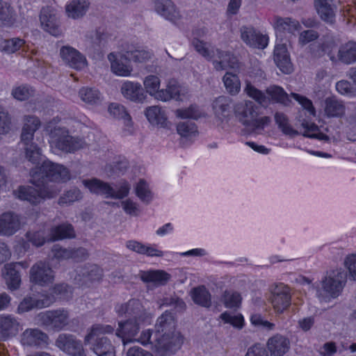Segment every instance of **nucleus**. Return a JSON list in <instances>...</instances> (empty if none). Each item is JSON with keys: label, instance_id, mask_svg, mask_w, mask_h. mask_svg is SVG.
Here are the masks:
<instances>
[{"label": "nucleus", "instance_id": "0e129e2a", "mask_svg": "<svg viewBox=\"0 0 356 356\" xmlns=\"http://www.w3.org/2000/svg\"><path fill=\"white\" fill-rule=\"evenodd\" d=\"M336 90L342 95L353 97L356 95V89L346 80H341L336 83Z\"/></svg>", "mask_w": 356, "mask_h": 356}, {"label": "nucleus", "instance_id": "f704fd0d", "mask_svg": "<svg viewBox=\"0 0 356 356\" xmlns=\"http://www.w3.org/2000/svg\"><path fill=\"white\" fill-rule=\"evenodd\" d=\"M323 111L327 118H340L345 114L346 106L342 101L329 97L325 100Z\"/></svg>", "mask_w": 356, "mask_h": 356}, {"label": "nucleus", "instance_id": "4d7b16f0", "mask_svg": "<svg viewBox=\"0 0 356 356\" xmlns=\"http://www.w3.org/2000/svg\"><path fill=\"white\" fill-rule=\"evenodd\" d=\"M120 207L126 214L131 216H138L141 212L139 204L131 198L122 200Z\"/></svg>", "mask_w": 356, "mask_h": 356}, {"label": "nucleus", "instance_id": "1a4fd4ad", "mask_svg": "<svg viewBox=\"0 0 356 356\" xmlns=\"http://www.w3.org/2000/svg\"><path fill=\"white\" fill-rule=\"evenodd\" d=\"M40 120L34 115H26L21 134V141L24 145L26 159L33 164H39L42 161V150L33 142L34 134L40 127Z\"/></svg>", "mask_w": 356, "mask_h": 356}, {"label": "nucleus", "instance_id": "c03bdc74", "mask_svg": "<svg viewBox=\"0 0 356 356\" xmlns=\"http://www.w3.org/2000/svg\"><path fill=\"white\" fill-rule=\"evenodd\" d=\"M220 300L226 308L236 309L241 306L242 298L236 291L226 290L222 293Z\"/></svg>", "mask_w": 356, "mask_h": 356}, {"label": "nucleus", "instance_id": "3c124183", "mask_svg": "<svg viewBox=\"0 0 356 356\" xmlns=\"http://www.w3.org/2000/svg\"><path fill=\"white\" fill-rule=\"evenodd\" d=\"M130 190L131 184L127 181H120L115 188L111 185L109 198L122 200L129 195Z\"/></svg>", "mask_w": 356, "mask_h": 356}, {"label": "nucleus", "instance_id": "aec40b11", "mask_svg": "<svg viewBox=\"0 0 356 356\" xmlns=\"http://www.w3.org/2000/svg\"><path fill=\"white\" fill-rule=\"evenodd\" d=\"M147 121L154 127L170 130L172 122L168 120L165 111L159 106H147L144 111Z\"/></svg>", "mask_w": 356, "mask_h": 356}, {"label": "nucleus", "instance_id": "a18cd8bd", "mask_svg": "<svg viewBox=\"0 0 356 356\" xmlns=\"http://www.w3.org/2000/svg\"><path fill=\"white\" fill-rule=\"evenodd\" d=\"M74 236V231L72 225L63 224L51 229L49 235V240L73 238Z\"/></svg>", "mask_w": 356, "mask_h": 356}, {"label": "nucleus", "instance_id": "6e6552de", "mask_svg": "<svg viewBox=\"0 0 356 356\" xmlns=\"http://www.w3.org/2000/svg\"><path fill=\"white\" fill-rule=\"evenodd\" d=\"M113 330V327L110 325H93L85 337V344L90 345V349L97 356H115V347L110 340L104 336L112 333Z\"/></svg>", "mask_w": 356, "mask_h": 356}, {"label": "nucleus", "instance_id": "e433bc0d", "mask_svg": "<svg viewBox=\"0 0 356 356\" xmlns=\"http://www.w3.org/2000/svg\"><path fill=\"white\" fill-rule=\"evenodd\" d=\"M78 95L83 103L90 106L99 105L103 99L102 94L95 88L83 87L79 89Z\"/></svg>", "mask_w": 356, "mask_h": 356}, {"label": "nucleus", "instance_id": "ea45409f", "mask_svg": "<svg viewBox=\"0 0 356 356\" xmlns=\"http://www.w3.org/2000/svg\"><path fill=\"white\" fill-rule=\"evenodd\" d=\"M176 130L180 138L185 141H193L199 134L196 124L191 122H178Z\"/></svg>", "mask_w": 356, "mask_h": 356}, {"label": "nucleus", "instance_id": "c85d7f7f", "mask_svg": "<svg viewBox=\"0 0 356 356\" xmlns=\"http://www.w3.org/2000/svg\"><path fill=\"white\" fill-rule=\"evenodd\" d=\"M139 277L143 282L154 286L165 285L171 278V275L163 270H142Z\"/></svg>", "mask_w": 356, "mask_h": 356}, {"label": "nucleus", "instance_id": "0eeeda50", "mask_svg": "<svg viewBox=\"0 0 356 356\" xmlns=\"http://www.w3.org/2000/svg\"><path fill=\"white\" fill-rule=\"evenodd\" d=\"M234 112L241 123L257 134H261L271 122L270 117H259L258 107L250 100L236 104Z\"/></svg>", "mask_w": 356, "mask_h": 356}, {"label": "nucleus", "instance_id": "f8f14e48", "mask_svg": "<svg viewBox=\"0 0 356 356\" xmlns=\"http://www.w3.org/2000/svg\"><path fill=\"white\" fill-rule=\"evenodd\" d=\"M111 71L115 76L130 77L134 72L133 65L127 51L111 52L107 56Z\"/></svg>", "mask_w": 356, "mask_h": 356}, {"label": "nucleus", "instance_id": "b1692460", "mask_svg": "<svg viewBox=\"0 0 356 356\" xmlns=\"http://www.w3.org/2000/svg\"><path fill=\"white\" fill-rule=\"evenodd\" d=\"M241 38L247 45L254 48L264 49L268 44V36L252 27H243L241 29Z\"/></svg>", "mask_w": 356, "mask_h": 356}, {"label": "nucleus", "instance_id": "2f4dec72", "mask_svg": "<svg viewBox=\"0 0 356 356\" xmlns=\"http://www.w3.org/2000/svg\"><path fill=\"white\" fill-rule=\"evenodd\" d=\"M232 101L225 96L217 97L213 102V110L216 118L220 122L227 120L231 116Z\"/></svg>", "mask_w": 356, "mask_h": 356}, {"label": "nucleus", "instance_id": "2eb2a0df", "mask_svg": "<svg viewBox=\"0 0 356 356\" xmlns=\"http://www.w3.org/2000/svg\"><path fill=\"white\" fill-rule=\"evenodd\" d=\"M40 22L42 29L51 35H60V21L57 10L51 6H47L41 10Z\"/></svg>", "mask_w": 356, "mask_h": 356}, {"label": "nucleus", "instance_id": "de8ad7c7", "mask_svg": "<svg viewBox=\"0 0 356 356\" xmlns=\"http://www.w3.org/2000/svg\"><path fill=\"white\" fill-rule=\"evenodd\" d=\"M109 113L115 118L121 119L123 120L124 124L130 128L132 125V122L130 115L127 113L124 106L117 103H112L108 107Z\"/></svg>", "mask_w": 356, "mask_h": 356}, {"label": "nucleus", "instance_id": "473e14b6", "mask_svg": "<svg viewBox=\"0 0 356 356\" xmlns=\"http://www.w3.org/2000/svg\"><path fill=\"white\" fill-rule=\"evenodd\" d=\"M81 182L83 186L91 193L109 198L111 184L108 183L97 178L85 179Z\"/></svg>", "mask_w": 356, "mask_h": 356}, {"label": "nucleus", "instance_id": "79ce46f5", "mask_svg": "<svg viewBox=\"0 0 356 356\" xmlns=\"http://www.w3.org/2000/svg\"><path fill=\"white\" fill-rule=\"evenodd\" d=\"M26 42L19 38H13L3 40L0 42V51L3 53L10 54L22 49L25 50Z\"/></svg>", "mask_w": 356, "mask_h": 356}, {"label": "nucleus", "instance_id": "9d476101", "mask_svg": "<svg viewBox=\"0 0 356 356\" xmlns=\"http://www.w3.org/2000/svg\"><path fill=\"white\" fill-rule=\"evenodd\" d=\"M346 282V275L342 268L330 270L318 286L316 294L321 300L328 302L341 294Z\"/></svg>", "mask_w": 356, "mask_h": 356}, {"label": "nucleus", "instance_id": "cd10ccee", "mask_svg": "<svg viewBox=\"0 0 356 356\" xmlns=\"http://www.w3.org/2000/svg\"><path fill=\"white\" fill-rule=\"evenodd\" d=\"M17 265L22 266L25 268L28 266V264H24L23 262H19L17 264H8L4 266L2 270V276L5 280L8 289L10 291H15L19 289L22 282L21 275L16 270Z\"/></svg>", "mask_w": 356, "mask_h": 356}, {"label": "nucleus", "instance_id": "20e7f679", "mask_svg": "<svg viewBox=\"0 0 356 356\" xmlns=\"http://www.w3.org/2000/svg\"><path fill=\"white\" fill-rule=\"evenodd\" d=\"M142 86L146 95L147 94L153 99L163 102L171 99L184 102L189 97L188 90L180 87L175 81H168L165 87L161 88V78L156 74L146 75L143 79Z\"/></svg>", "mask_w": 356, "mask_h": 356}, {"label": "nucleus", "instance_id": "69168bd1", "mask_svg": "<svg viewBox=\"0 0 356 356\" xmlns=\"http://www.w3.org/2000/svg\"><path fill=\"white\" fill-rule=\"evenodd\" d=\"M2 8L0 10V21L3 24H10L14 19V10L10 4L2 1Z\"/></svg>", "mask_w": 356, "mask_h": 356}, {"label": "nucleus", "instance_id": "7c9ffc66", "mask_svg": "<svg viewBox=\"0 0 356 356\" xmlns=\"http://www.w3.org/2000/svg\"><path fill=\"white\" fill-rule=\"evenodd\" d=\"M210 60L213 61L214 67L217 70H222L227 68L236 70L239 67L238 60L235 56L227 52H222L217 49L213 58Z\"/></svg>", "mask_w": 356, "mask_h": 356}, {"label": "nucleus", "instance_id": "f257e3e1", "mask_svg": "<svg viewBox=\"0 0 356 356\" xmlns=\"http://www.w3.org/2000/svg\"><path fill=\"white\" fill-rule=\"evenodd\" d=\"M31 182L35 186H20L14 191L15 195L31 204H37L45 199L52 198L60 191L48 182L64 183L70 179V171L63 165L50 161H42L40 166L31 170Z\"/></svg>", "mask_w": 356, "mask_h": 356}, {"label": "nucleus", "instance_id": "c756f323", "mask_svg": "<svg viewBox=\"0 0 356 356\" xmlns=\"http://www.w3.org/2000/svg\"><path fill=\"white\" fill-rule=\"evenodd\" d=\"M55 301L54 296H48L45 298L42 297L38 299H34L32 297H25L19 304L17 309L18 314L27 312L35 308H43L50 306Z\"/></svg>", "mask_w": 356, "mask_h": 356}, {"label": "nucleus", "instance_id": "052dcab7", "mask_svg": "<svg viewBox=\"0 0 356 356\" xmlns=\"http://www.w3.org/2000/svg\"><path fill=\"white\" fill-rule=\"evenodd\" d=\"M35 93V90L32 87L22 85L13 89L12 95L19 101H24L32 97Z\"/></svg>", "mask_w": 356, "mask_h": 356}, {"label": "nucleus", "instance_id": "5701e85b", "mask_svg": "<svg viewBox=\"0 0 356 356\" xmlns=\"http://www.w3.org/2000/svg\"><path fill=\"white\" fill-rule=\"evenodd\" d=\"M270 24L275 31L277 38L282 37L286 33L294 35L301 29L300 23L290 17L274 16Z\"/></svg>", "mask_w": 356, "mask_h": 356}, {"label": "nucleus", "instance_id": "dca6fc26", "mask_svg": "<svg viewBox=\"0 0 356 356\" xmlns=\"http://www.w3.org/2000/svg\"><path fill=\"white\" fill-rule=\"evenodd\" d=\"M38 318L41 323L57 329H63L70 321L69 312L64 309L41 312Z\"/></svg>", "mask_w": 356, "mask_h": 356}, {"label": "nucleus", "instance_id": "338daca9", "mask_svg": "<svg viewBox=\"0 0 356 356\" xmlns=\"http://www.w3.org/2000/svg\"><path fill=\"white\" fill-rule=\"evenodd\" d=\"M334 47V42L331 40L323 42V44H313L311 50L314 57H321L325 54H330Z\"/></svg>", "mask_w": 356, "mask_h": 356}, {"label": "nucleus", "instance_id": "680f3d73", "mask_svg": "<svg viewBox=\"0 0 356 356\" xmlns=\"http://www.w3.org/2000/svg\"><path fill=\"white\" fill-rule=\"evenodd\" d=\"M82 198V193L78 188H73L65 193L58 200L60 205H67Z\"/></svg>", "mask_w": 356, "mask_h": 356}, {"label": "nucleus", "instance_id": "49530a36", "mask_svg": "<svg viewBox=\"0 0 356 356\" xmlns=\"http://www.w3.org/2000/svg\"><path fill=\"white\" fill-rule=\"evenodd\" d=\"M226 90L232 95H237L241 90V81L236 74L227 72L222 78Z\"/></svg>", "mask_w": 356, "mask_h": 356}, {"label": "nucleus", "instance_id": "603ef678", "mask_svg": "<svg viewBox=\"0 0 356 356\" xmlns=\"http://www.w3.org/2000/svg\"><path fill=\"white\" fill-rule=\"evenodd\" d=\"M316 11L323 21L326 23L332 24L335 20L337 7L334 3L331 5L316 9Z\"/></svg>", "mask_w": 356, "mask_h": 356}, {"label": "nucleus", "instance_id": "a211bd4d", "mask_svg": "<svg viewBox=\"0 0 356 356\" xmlns=\"http://www.w3.org/2000/svg\"><path fill=\"white\" fill-rule=\"evenodd\" d=\"M120 90L126 99L135 103L143 104L147 99L142 85L138 81L123 80Z\"/></svg>", "mask_w": 356, "mask_h": 356}, {"label": "nucleus", "instance_id": "bf43d9fd", "mask_svg": "<svg viewBox=\"0 0 356 356\" xmlns=\"http://www.w3.org/2000/svg\"><path fill=\"white\" fill-rule=\"evenodd\" d=\"M250 322L254 327L262 328L266 331H273L275 329V324L264 319L260 314H252L250 316Z\"/></svg>", "mask_w": 356, "mask_h": 356}, {"label": "nucleus", "instance_id": "a878e982", "mask_svg": "<svg viewBox=\"0 0 356 356\" xmlns=\"http://www.w3.org/2000/svg\"><path fill=\"white\" fill-rule=\"evenodd\" d=\"M266 348L270 356H283L290 348V341L284 335L275 334L268 339Z\"/></svg>", "mask_w": 356, "mask_h": 356}, {"label": "nucleus", "instance_id": "09e8293b", "mask_svg": "<svg viewBox=\"0 0 356 356\" xmlns=\"http://www.w3.org/2000/svg\"><path fill=\"white\" fill-rule=\"evenodd\" d=\"M175 114L177 118L193 120H197L204 115L201 109L195 105H191L188 108L177 109L175 111Z\"/></svg>", "mask_w": 356, "mask_h": 356}, {"label": "nucleus", "instance_id": "423d86ee", "mask_svg": "<svg viewBox=\"0 0 356 356\" xmlns=\"http://www.w3.org/2000/svg\"><path fill=\"white\" fill-rule=\"evenodd\" d=\"M274 119L278 129L284 135L289 138H294L302 134L305 137L319 140H328L329 139L327 135L320 132L318 127L314 122L305 118L301 112H299L296 118L297 124H299L300 127V131L293 127L289 118L283 113L276 112Z\"/></svg>", "mask_w": 356, "mask_h": 356}, {"label": "nucleus", "instance_id": "4be33fe9", "mask_svg": "<svg viewBox=\"0 0 356 356\" xmlns=\"http://www.w3.org/2000/svg\"><path fill=\"white\" fill-rule=\"evenodd\" d=\"M60 55L63 60L74 69L81 70L87 66L86 57L72 47H63L60 49Z\"/></svg>", "mask_w": 356, "mask_h": 356}, {"label": "nucleus", "instance_id": "39448f33", "mask_svg": "<svg viewBox=\"0 0 356 356\" xmlns=\"http://www.w3.org/2000/svg\"><path fill=\"white\" fill-rule=\"evenodd\" d=\"M60 120L54 118L46 126V131L49 136V143L52 152L58 154L60 152L71 153L86 145V142L81 138L73 137L68 134L61 124Z\"/></svg>", "mask_w": 356, "mask_h": 356}, {"label": "nucleus", "instance_id": "ddd939ff", "mask_svg": "<svg viewBox=\"0 0 356 356\" xmlns=\"http://www.w3.org/2000/svg\"><path fill=\"white\" fill-rule=\"evenodd\" d=\"M29 280L36 285L47 286L54 280V273L48 264L38 261L29 270Z\"/></svg>", "mask_w": 356, "mask_h": 356}, {"label": "nucleus", "instance_id": "774afa93", "mask_svg": "<svg viewBox=\"0 0 356 356\" xmlns=\"http://www.w3.org/2000/svg\"><path fill=\"white\" fill-rule=\"evenodd\" d=\"M344 266L348 270L349 278L353 281L356 280V255L350 254L344 260Z\"/></svg>", "mask_w": 356, "mask_h": 356}, {"label": "nucleus", "instance_id": "4c0bfd02", "mask_svg": "<svg viewBox=\"0 0 356 356\" xmlns=\"http://www.w3.org/2000/svg\"><path fill=\"white\" fill-rule=\"evenodd\" d=\"M134 193L136 197L143 203L149 204L154 197V193L148 181L140 179L134 184Z\"/></svg>", "mask_w": 356, "mask_h": 356}, {"label": "nucleus", "instance_id": "393cba45", "mask_svg": "<svg viewBox=\"0 0 356 356\" xmlns=\"http://www.w3.org/2000/svg\"><path fill=\"white\" fill-rule=\"evenodd\" d=\"M22 225L21 218L13 212H5L0 216V235L11 236Z\"/></svg>", "mask_w": 356, "mask_h": 356}, {"label": "nucleus", "instance_id": "7ed1b4c3", "mask_svg": "<svg viewBox=\"0 0 356 356\" xmlns=\"http://www.w3.org/2000/svg\"><path fill=\"white\" fill-rule=\"evenodd\" d=\"M115 311L120 316L129 317V319L118 323L115 332L116 336L122 339L124 346L137 341L134 337L138 332L140 327L149 325L152 321L153 315L147 310L143 302L137 299L117 305Z\"/></svg>", "mask_w": 356, "mask_h": 356}, {"label": "nucleus", "instance_id": "9b49d317", "mask_svg": "<svg viewBox=\"0 0 356 356\" xmlns=\"http://www.w3.org/2000/svg\"><path fill=\"white\" fill-rule=\"evenodd\" d=\"M244 91L250 98L254 99L263 106H267L271 101L289 105V95L280 86H271L266 89L267 96L261 90L252 86L250 82L245 81Z\"/></svg>", "mask_w": 356, "mask_h": 356}, {"label": "nucleus", "instance_id": "412c9836", "mask_svg": "<svg viewBox=\"0 0 356 356\" xmlns=\"http://www.w3.org/2000/svg\"><path fill=\"white\" fill-rule=\"evenodd\" d=\"M155 12L165 19L172 23H177L181 17L180 12L171 0H155Z\"/></svg>", "mask_w": 356, "mask_h": 356}, {"label": "nucleus", "instance_id": "8fccbe9b", "mask_svg": "<svg viewBox=\"0 0 356 356\" xmlns=\"http://www.w3.org/2000/svg\"><path fill=\"white\" fill-rule=\"evenodd\" d=\"M191 43L196 51L206 59L210 60L213 58L216 49L209 43H207L197 38H193Z\"/></svg>", "mask_w": 356, "mask_h": 356}, {"label": "nucleus", "instance_id": "a19ab883", "mask_svg": "<svg viewBox=\"0 0 356 356\" xmlns=\"http://www.w3.org/2000/svg\"><path fill=\"white\" fill-rule=\"evenodd\" d=\"M338 58L340 61L346 64L356 62V42L350 41L342 44L338 51Z\"/></svg>", "mask_w": 356, "mask_h": 356}, {"label": "nucleus", "instance_id": "58836bf2", "mask_svg": "<svg viewBox=\"0 0 356 356\" xmlns=\"http://www.w3.org/2000/svg\"><path fill=\"white\" fill-rule=\"evenodd\" d=\"M53 252L54 257L59 259H67L72 258L76 261H79L84 259L88 257V252L84 248L72 250L54 247Z\"/></svg>", "mask_w": 356, "mask_h": 356}, {"label": "nucleus", "instance_id": "c9c22d12", "mask_svg": "<svg viewBox=\"0 0 356 356\" xmlns=\"http://www.w3.org/2000/svg\"><path fill=\"white\" fill-rule=\"evenodd\" d=\"M47 339L46 334L38 329H27L21 336V343L23 346H38L45 343Z\"/></svg>", "mask_w": 356, "mask_h": 356}, {"label": "nucleus", "instance_id": "6e6d98bb", "mask_svg": "<svg viewBox=\"0 0 356 356\" xmlns=\"http://www.w3.org/2000/svg\"><path fill=\"white\" fill-rule=\"evenodd\" d=\"M50 294L43 293L42 297L44 298L54 296L55 300L58 298L61 299H68L71 297V289L66 284H61L56 285L53 289L50 290Z\"/></svg>", "mask_w": 356, "mask_h": 356}, {"label": "nucleus", "instance_id": "6ab92c4d", "mask_svg": "<svg viewBox=\"0 0 356 356\" xmlns=\"http://www.w3.org/2000/svg\"><path fill=\"white\" fill-rule=\"evenodd\" d=\"M56 345L71 356H86L81 341L72 335L60 334L56 341Z\"/></svg>", "mask_w": 356, "mask_h": 356}, {"label": "nucleus", "instance_id": "5fc2aeb1", "mask_svg": "<svg viewBox=\"0 0 356 356\" xmlns=\"http://www.w3.org/2000/svg\"><path fill=\"white\" fill-rule=\"evenodd\" d=\"M220 318L225 323L232 325L237 329H241L244 326V318L242 314H232L228 312L222 313Z\"/></svg>", "mask_w": 356, "mask_h": 356}, {"label": "nucleus", "instance_id": "bb28decb", "mask_svg": "<svg viewBox=\"0 0 356 356\" xmlns=\"http://www.w3.org/2000/svg\"><path fill=\"white\" fill-rule=\"evenodd\" d=\"M21 324L18 318L11 314L0 315V337L6 339L15 336L21 330Z\"/></svg>", "mask_w": 356, "mask_h": 356}, {"label": "nucleus", "instance_id": "864d4df0", "mask_svg": "<svg viewBox=\"0 0 356 356\" xmlns=\"http://www.w3.org/2000/svg\"><path fill=\"white\" fill-rule=\"evenodd\" d=\"M127 53L132 60L136 63H145L149 61L152 57L153 54L151 51L147 49H134L127 50Z\"/></svg>", "mask_w": 356, "mask_h": 356}, {"label": "nucleus", "instance_id": "37998d69", "mask_svg": "<svg viewBox=\"0 0 356 356\" xmlns=\"http://www.w3.org/2000/svg\"><path fill=\"white\" fill-rule=\"evenodd\" d=\"M191 296L194 302L197 305L205 307H209L211 306V294L204 286H200L192 289Z\"/></svg>", "mask_w": 356, "mask_h": 356}, {"label": "nucleus", "instance_id": "f3484780", "mask_svg": "<svg viewBox=\"0 0 356 356\" xmlns=\"http://www.w3.org/2000/svg\"><path fill=\"white\" fill-rule=\"evenodd\" d=\"M273 60L277 67L283 73L289 74L293 71L289 52L286 43L277 40L273 51Z\"/></svg>", "mask_w": 356, "mask_h": 356}, {"label": "nucleus", "instance_id": "72a5a7b5", "mask_svg": "<svg viewBox=\"0 0 356 356\" xmlns=\"http://www.w3.org/2000/svg\"><path fill=\"white\" fill-rule=\"evenodd\" d=\"M89 8L87 0H70L65 6V13L68 17L76 19L84 16Z\"/></svg>", "mask_w": 356, "mask_h": 356}, {"label": "nucleus", "instance_id": "e2e57ef3", "mask_svg": "<svg viewBox=\"0 0 356 356\" xmlns=\"http://www.w3.org/2000/svg\"><path fill=\"white\" fill-rule=\"evenodd\" d=\"M296 102H298L302 107L306 110L309 114L313 117L316 116V111L313 106L312 102L305 96L297 93L291 92L290 95Z\"/></svg>", "mask_w": 356, "mask_h": 356}, {"label": "nucleus", "instance_id": "f03ea898", "mask_svg": "<svg viewBox=\"0 0 356 356\" xmlns=\"http://www.w3.org/2000/svg\"><path fill=\"white\" fill-rule=\"evenodd\" d=\"M175 328L174 315L165 312L157 318L155 333L153 334L149 329L145 330L138 341L143 345L150 344L159 356H168L178 350L182 343L181 337Z\"/></svg>", "mask_w": 356, "mask_h": 356}, {"label": "nucleus", "instance_id": "13d9d810", "mask_svg": "<svg viewBox=\"0 0 356 356\" xmlns=\"http://www.w3.org/2000/svg\"><path fill=\"white\" fill-rule=\"evenodd\" d=\"M49 234L46 235L44 228L37 231H30L26 234L27 239L35 246L42 245L47 240L49 239Z\"/></svg>", "mask_w": 356, "mask_h": 356}, {"label": "nucleus", "instance_id": "4468645a", "mask_svg": "<svg viewBox=\"0 0 356 356\" xmlns=\"http://www.w3.org/2000/svg\"><path fill=\"white\" fill-rule=\"evenodd\" d=\"M269 300L277 313H282L291 305L289 288L283 284L274 286L270 291Z\"/></svg>", "mask_w": 356, "mask_h": 356}]
</instances>
